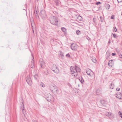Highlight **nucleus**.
I'll return each mask as SVG.
<instances>
[{
  "mask_svg": "<svg viewBox=\"0 0 122 122\" xmlns=\"http://www.w3.org/2000/svg\"><path fill=\"white\" fill-rule=\"evenodd\" d=\"M70 70L72 76L76 77L77 76L78 73L80 72L81 69L79 67L75 66V67L71 66L70 68Z\"/></svg>",
  "mask_w": 122,
  "mask_h": 122,
  "instance_id": "nucleus-1",
  "label": "nucleus"
},
{
  "mask_svg": "<svg viewBox=\"0 0 122 122\" xmlns=\"http://www.w3.org/2000/svg\"><path fill=\"white\" fill-rule=\"evenodd\" d=\"M49 19L50 23L53 25H56L58 23V20L56 17L51 16L49 18Z\"/></svg>",
  "mask_w": 122,
  "mask_h": 122,
  "instance_id": "nucleus-2",
  "label": "nucleus"
},
{
  "mask_svg": "<svg viewBox=\"0 0 122 122\" xmlns=\"http://www.w3.org/2000/svg\"><path fill=\"white\" fill-rule=\"evenodd\" d=\"M40 15L43 20H45L47 18V15L46 11L44 10H42L41 11Z\"/></svg>",
  "mask_w": 122,
  "mask_h": 122,
  "instance_id": "nucleus-3",
  "label": "nucleus"
},
{
  "mask_svg": "<svg viewBox=\"0 0 122 122\" xmlns=\"http://www.w3.org/2000/svg\"><path fill=\"white\" fill-rule=\"evenodd\" d=\"M52 70L55 73H57L59 71V70L55 65H53L52 68Z\"/></svg>",
  "mask_w": 122,
  "mask_h": 122,
  "instance_id": "nucleus-4",
  "label": "nucleus"
},
{
  "mask_svg": "<svg viewBox=\"0 0 122 122\" xmlns=\"http://www.w3.org/2000/svg\"><path fill=\"white\" fill-rule=\"evenodd\" d=\"M56 86L54 84H52L50 85L49 86L50 89L53 92H55V89H56Z\"/></svg>",
  "mask_w": 122,
  "mask_h": 122,
  "instance_id": "nucleus-5",
  "label": "nucleus"
},
{
  "mask_svg": "<svg viewBox=\"0 0 122 122\" xmlns=\"http://www.w3.org/2000/svg\"><path fill=\"white\" fill-rule=\"evenodd\" d=\"M71 49L72 50L76 51L78 47V46L75 44L72 43L71 45Z\"/></svg>",
  "mask_w": 122,
  "mask_h": 122,
  "instance_id": "nucleus-6",
  "label": "nucleus"
},
{
  "mask_svg": "<svg viewBox=\"0 0 122 122\" xmlns=\"http://www.w3.org/2000/svg\"><path fill=\"white\" fill-rule=\"evenodd\" d=\"M32 56V60L31 61V65L30 66V67L31 68H33L34 67V58L33 55L31 54Z\"/></svg>",
  "mask_w": 122,
  "mask_h": 122,
  "instance_id": "nucleus-7",
  "label": "nucleus"
},
{
  "mask_svg": "<svg viewBox=\"0 0 122 122\" xmlns=\"http://www.w3.org/2000/svg\"><path fill=\"white\" fill-rule=\"evenodd\" d=\"M26 81L28 84L30 85L32 82L31 79L29 76H28L26 78Z\"/></svg>",
  "mask_w": 122,
  "mask_h": 122,
  "instance_id": "nucleus-8",
  "label": "nucleus"
},
{
  "mask_svg": "<svg viewBox=\"0 0 122 122\" xmlns=\"http://www.w3.org/2000/svg\"><path fill=\"white\" fill-rule=\"evenodd\" d=\"M86 72L88 75L90 76H91L93 73L91 70L88 68L86 69Z\"/></svg>",
  "mask_w": 122,
  "mask_h": 122,
  "instance_id": "nucleus-9",
  "label": "nucleus"
},
{
  "mask_svg": "<svg viewBox=\"0 0 122 122\" xmlns=\"http://www.w3.org/2000/svg\"><path fill=\"white\" fill-rule=\"evenodd\" d=\"M106 115L108 116L109 118H112L114 117L113 114L110 112H108L106 114Z\"/></svg>",
  "mask_w": 122,
  "mask_h": 122,
  "instance_id": "nucleus-10",
  "label": "nucleus"
},
{
  "mask_svg": "<svg viewBox=\"0 0 122 122\" xmlns=\"http://www.w3.org/2000/svg\"><path fill=\"white\" fill-rule=\"evenodd\" d=\"M40 63L41 65V68H43L45 65V63L43 60L42 59L40 60Z\"/></svg>",
  "mask_w": 122,
  "mask_h": 122,
  "instance_id": "nucleus-11",
  "label": "nucleus"
},
{
  "mask_svg": "<svg viewBox=\"0 0 122 122\" xmlns=\"http://www.w3.org/2000/svg\"><path fill=\"white\" fill-rule=\"evenodd\" d=\"M114 64L113 61L112 60H110L108 63V66L110 67H111Z\"/></svg>",
  "mask_w": 122,
  "mask_h": 122,
  "instance_id": "nucleus-12",
  "label": "nucleus"
},
{
  "mask_svg": "<svg viewBox=\"0 0 122 122\" xmlns=\"http://www.w3.org/2000/svg\"><path fill=\"white\" fill-rule=\"evenodd\" d=\"M116 96L119 99H121L122 97V94L120 92L117 93L116 95Z\"/></svg>",
  "mask_w": 122,
  "mask_h": 122,
  "instance_id": "nucleus-13",
  "label": "nucleus"
},
{
  "mask_svg": "<svg viewBox=\"0 0 122 122\" xmlns=\"http://www.w3.org/2000/svg\"><path fill=\"white\" fill-rule=\"evenodd\" d=\"M60 54L59 55V56L60 57H61L62 59H63L64 57V54L63 53H62L61 51H60L59 52V54H60Z\"/></svg>",
  "mask_w": 122,
  "mask_h": 122,
  "instance_id": "nucleus-14",
  "label": "nucleus"
},
{
  "mask_svg": "<svg viewBox=\"0 0 122 122\" xmlns=\"http://www.w3.org/2000/svg\"><path fill=\"white\" fill-rule=\"evenodd\" d=\"M55 3L56 5L58 6L61 3L58 0H55Z\"/></svg>",
  "mask_w": 122,
  "mask_h": 122,
  "instance_id": "nucleus-15",
  "label": "nucleus"
},
{
  "mask_svg": "<svg viewBox=\"0 0 122 122\" xmlns=\"http://www.w3.org/2000/svg\"><path fill=\"white\" fill-rule=\"evenodd\" d=\"M96 93L97 95H99L101 94V91L100 89H98L97 90L96 92Z\"/></svg>",
  "mask_w": 122,
  "mask_h": 122,
  "instance_id": "nucleus-16",
  "label": "nucleus"
},
{
  "mask_svg": "<svg viewBox=\"0 0 122 122\" xmlns=\"http://www.w3.org/2000/svg\"><path fill=\"white\" fill-rule=\"evenodd\" d=\"M100 102L103 105H104L106 102V101L104 100H100Z\"/></svg>",
  "mask_w": 122,
  "mask_h": 122,
  "instance_id": "nucleus-17",
  "label": "nucleus"
},
{
  "mask_svg": "<svg viewBox=\"0 0 122 122\" xmlns=\"http://www.w3.org/2000/svg\"><path fill=\"white\" fill-rule=\"evenodd\" d=\"M79 80L82 83H83L84 82V80L82 77L80 78L79 79Z\"/></svg>",
  "mask_w": 122,
  "mask_h": 122,
  "instance_id": "nucleus-18",
  "label": "nucleus"
},
{
  "mask_svg": "<svg viewBox=\"0 0 122 122\" xmlns=\"http://www.w3.org/2000/svg\"><path fill=\"white\" fill-rule=\"evenodd\" d=\"M114 88V85L112 83L110 85V88L111 89H113Z\"/></svg>",
  "mask_w": 122,
  "mask_h": 122,
  "instance_id": "nucleus-19",
  "label": "nucleus"
},
{
  "mask_svg": "<svg viewBox=\"0 0 122 122\" xmlns=\"http://www.w3.org/2000/svg\"><path fill=\"white\" fill-rule=\"evenodd\" d=\"M40 85L43 87H44L45 86V85L42 82H41L40 83Z\"/></svg>",
  "mask_w": 122,
  "mask_h": 122,
  "instance_id": "nucleus-20",
  "label": "nucleus"
},
{
  "mask_svg": "<svg viewBox=\"0 0 122 122\" xmlns=\"http://www.w3.org/2000/svg\"><path fill=\"white\" fill-rule=\"evenodd\" d=\"M63 32H65L66 31V29L64 27H62L61 28Z\"/></svg>",
  "mask_w": 122,
  "mask_h": 122,
  "instance_id": "nucleus-21",
  "label": "nucleus"
},
{
  "mask_svg": "<svg viewBox=\"0 0 122 122\" xmlns=\"http://www.w3.org/2000/svg\"><path fill=\"white\" fill-rule=\"evenodd\" d=\"M112 34L113 35V37H114L115 38H117V35L116 34L112 33Z\"/></svg>",
  "mask_w": 122,
  "mask_h": 122,
  "instance_id": "nucleus-22",
  "label": "nucleus"
},
{
  "mask_svg": "<svg viewBox=\"0 0 122 122\" xmlns=\"http://www.w3.org/2000/svg\"><path fill=\"white\" fill-rule=\"evenodd\" d=\"M100 20L101 22H102L103 21L104 19L102 16H100Z\"/></svg>",
  "mask_w": 122,
  "mask_h": 122,
  "instance_id": "nucleus-23",
  "label": "nucleus"
},
{
  "mask_svg": "<svg viewBox=\"0 0 122 122\" xmlns=\"http://www.w3.org/2000/svg\"><path fill=\"white\" fill-rule=\"evenodd\" d=\"M117 29L115 27H114L113 28V31L114 32H116L117 31Z\"/></svg>",
  "mask_w": 122,
  "mask_h": 122,
  "instance_id": "nucleus-24",
  "label": "nucleus"
},
{
  "mask_svg": "<svg viewBox=\"0 0 122 122\" xmlns=\"http://www.w3.org/2000/svg\"><path fill=\"white\" fill-rule=\"evenodd\" d=\"M34 78L36 79H37L38 78V75L37 74H36L34 76Z\"/></svg>",
  "mask_w": 122,
  "mask_h": 122,
  "instance_id": "nucleus-25",
  "label": "nucleus"
},
{
  "mask_svg": "<svg viewBox=\"0 0 122 122\" xmlns=\"http://www.w3.org/2000/svg\"><path fill=\"white\" fill-rule=\"evenodd\" d=\"M34 12L35 14H38V11L37 10H36H36H34Z\"/></svg>",
  "mask_w": 122,
  "mask_h": 122,
  "instance_id": "nucleus-26",
  "label": "nucleus"
},
{
  "mask_svg": "<svg viewBox=\"0 0 122 122\" xmlns=\"http://www.w3.org/2000/svg\"><path fill=\"white\" fill-rule=\"evenodd\" d=\"M76 34L78 35L80 34V32L79 30H77L76 31Z\"/></svg>",
  "mask_w": 122,
  "mask_h": 122,
  "instance_id": "nucleus-27",
  "label": "nucleus"
},
{
  "mask_svg": "<svg viewBox=\"0 0 122 122\" xmlns=\"http://www.w3.org/2000/svg\"><path fill=\"white\" fill-rule=\"evenodd\" d=\"M92 61L94 62L95 63L96 61V60L95 59H91Z\"/></svg>",
  "mask_w": 122,
  "mask_h": 122,
  "instance_id": "nucleus-28",
  "label": "nucleus"
},
{
  "mask_svg": "<svg viewBox=\"0 0 122 122\" xmlns=\"http://www.w3.org/2000/svg\"><path fill=\"white\" fill-rule=\"evenodd\" d=\"M106 7L107 8V9H109V8L110 5L108 4H107L106 5Z\"/></svg>",
  "mask_w": 122,
  "mask_h": 122,
  "instance_id": "nucleus-29",
  "label": "nucleus"
},
{
  "mask_svg": "<svg viewBox=\"0 0 122 122\" xmlns=\"http://www.w3.org/2000/svg\"><path fill=\"white\" fill-rule=\"evenodd\" d=\"M35 15L36 16V17L37 18H39V16L38 15V14H35Z\"/></svg>",
  "mask_w": 122,
  "mask_h": 122,
  "instance_id": "nucleus-30",
  "label": "nucleus"
},
{
  "mask_svg": "<svg viewBox=\"0 0 122 122\" xmlns=\"http://www.w3.org/2000/svg\"><path fill=\"white\" fill-rule=\"evenodd\" d=\"M45 73L46 75H47L48 74V71L47 70H46L44 72Z\"/></svg>",
  "mask_w": 122,
  "mask_h": 122,
  "instance_id": "nucleus-31",
  "label": "nucleus"
},
{
  "mask_svg": "<svg viewBox=\"0 0 122 122\" xmlns=\"http://www.w3.org/2000/svg\"><path fill=\"white\" fill-rule=\"evenodd\" d=\"M58 89H57V87H56V89H55V92H58Z\"/></svg>",
  "mask_w": 122,
  "mask_h": 122,
  "instance_id": "nucleus-32",
  "label": "nucleus"
},
{
  "mask_svg": "<svg viewBox=\"0 0 122 122\" xmlns=\"http://www.w3.org/2000/svg\"><path fill=\"white\" fill-rule=\"evenodd\" d=\"M118 113L119 115L120 116L122 115V113L121 112L119 111Z\"/></svg>",
  "mask_w": 122,
  "mask_h": 122,
  "instance_id": "nucleus-33",
  "label": "nucleus"
},
{
  "mask_svg": "<svg viewBox=\"0 0 122 122\" xmlns=\"http://www.w3.org/2000/svg\"><path fill=\"white\" fill-rule=\"evenodd\" d=\"M66 56L68 57H70V55L68 54H66Z\"/></svg>",
  "mask_w": 122,
  "mask_h": 122,
  "instance_id": "nucleus-34",
  "label": "nucleus"
},
{
  "mask_svg": "<svg viewBox=\"0 0 122 122\" xmlns=\"http://www.w3.org/2000/svg\"><path fill=\"white\" fill-rule=\"evenodd\" d=\"M117 1L118 3H120L122 2V0H117Z\"/></svg>",
  "mask_w": 122,
  "mask_h": 122,
  "instance_id": "nucleus-35",
  "label": "nucleus"
},
{
  "mask_svg": "<svg viewBox=\"0 0 122 122\" xmlns=\"http://www.w3.org/2000/svg\"><path fill=\"white\" fill-rule=\"evenodd\" d=\"M120 90V89L119 88H116V90L117 91H119Z\"/></svg>",
  "mask_w": 122,
  "mask_h": 122,
  "instance_id": "nucleus-36",
  "label": "nucleus"
},
{
  "mask_svg": "<svg viewBox=\"0 0 122 122\" xmlns=\"http://www.w3.org/2000/svg\"><path fill=\"white\" fill-rule=\"evenodd\" d=\"M96 19L95 18H94L93 19V21L95 22V23L96 22Z\"/></svg>",
  "mask_w": 122,
  "mask_h": 122,
  "instance_id": "nucleus-37",
  "label": "nucleus"
},
{
  "mask_svg": "<svg viewBox=\"0 0 122 122\" xmlns=\"http://www.w3.org/2000/svg\"><path fill=\"white\" fill-rule=\"evenodd\" d=\"M116 54L115 53H112V56H114Z\"/></svg>",
  "mask_w": 122,
  "mask_h": 122,
  "instance_id": "nucleus-38",
  "label": "nucleus"
},
{
  "mask_svg": "<svg viewBox=\"0 0 122 122\" xmlns=\"http://www.w3.org/2000/svg\"><path fill=\"white\" fill-rule=\"evenodd\" d=\"M101 2H97L96 3V4L97 5H98L99 4H101Z\"/></svg>",
  "mask_w": 122,
  "mask_h": 122,
  "instance_id": "nucleus-39",
  "label": "nucleus"
},
{
  "mask_svg": "<svg viewBox=\"0 0 122 122\" xmlns=\"http://www.w3.org/2000/svg\"><path fill=\"white\" fill-rule=\"evenodd\" d=\"M114 18V17L112 16L111 17V19H113Z\"/></svg>",
  "mask_w": 122,
  "mask_h": 122,
  "instance_id": "nucleus-40",
  "label": "nucleus"
},
{
  "mask_svg": "<svg viewBox=\"0 0 122 122\" xmlns=\"http://www.w3.org/2000/svg\"><path fill=\"white\" fill-rule=\"evenodd\" d=\"M119 57L120 58L122 59V55L121 54L119 55Z\"/></svg>",
  "mask_w": 122,
  "mask_h": 122,
  "instance_id": "nucleus-41",
  "label": "nucleus"
},
{
  "mask_svg": "<svg viewBox=\"0 0 122 122\" xmlns=\"http://www.w3.org/2000/svg\"><path fill=\"white\" fill-rule=\"evenodd\" d=\"M33 122H38L36 120H33Z\"/></svg>",
  "mask_w": 122,
  "mask_h": 122,
  "instance_id": "nucleus-42",
  "label": "nucleus"
},
{
  "mask_svg": "<svg viewBox=\"0 0 122 122\" xmlns=\"http://www.w3.org/2000/svg\"><path fill=\"white\" fill-rule=\"evenodd\" d=\"M24 109H22V112L24 114Z\"/></svg>",
  "mask_w": 122,
  "mask_h": 122,
  "instance_id": "nucleus-43",
  "label": "nucleus"
},
{
  "mask_svg": "<svg viewBox=\"0 0 122 122\" xmlns=\"http://www.w3.org/2000/svg\"><path fill=\"white\" fill-rule=\"evenodd\" d=\"M87 39L88 40H90V38L89 37H88V38H87Z\"/></svg>",
  "mask_w": 122,
  "mask_h": 122,
  "instance_id": "nucleus-44",
  "label": "nucleus"
},
{
  "mask_svg": "<svg viewBox=\"0 0 122 122\" xmlns=\"http://www.w3.org/2000/svg\"><path fill=\"white\" fill-rule=\"evenodd\" d=\"M121 117V118H122V115H121V116H120Z\"/></svg>",
  "mask_w": 122,
  "mask_h": 122,
  "instance_id": "nucleus-45",
  "label": "nucleus"
},
{
  "mask_svg": "<svg viewBox=\"0 0 122 122\" xmlns=\"http://www.w3.org/2000/svg\"><path fill=\"white\" fill-rule=\"evenodd\" d=\"M110 43V41H108V43Z\"/></svg>",
  "mask_w": 122,
  "mask_h": 122,
  "instance_id": "nucleus-46",
  "label": "nucleus"
},
{
  "mask_svg": "<svg viewBox=\"0 0 122 122\" xmlns=\"http://www.w3.org/2000/svg\"><path fill=\"white\" fill-rule=\"evenodd\" d=\"M121 15L122 16V13H121Z\"/></svg>",
  "mask_w": 122,
  "mask_h": 122,
  "instance_id": "nucleus-47",
  "label": "nucleus"
},
{
  "mask_svg": "<svg viewBox=\"0 0 122 122\" xmlns=\"http://www.w3.org/2000/svg\"><path fill=\"white\" fill-rule=\"evenodd\" d=\"M56 13H57V12H56Z\"/></svg>",
  "mask_w": 122,
  "mask_h": 122,
  "instance_id": "nucleus-48",
  "label": "nucleus"
},
{
  "mask_svg": "<svg viewBox=\"0 0 122 122\" xmlns=\"http://www.w3.org/2000/svg\"><path fill=\"white\" fill-rule=\"evenodd\" d=\"M49 1H50L51 0H48Z\"/></svg>",
  "mask_w": 122,
  "mask_h": 122,
  "instance_id": "nucleus-49",
  "label": "nucleus"
},
{
  "mask_svg": "<svg viewBox=\"0 0 122 122\" xmlns=\"http://www.w3.org/2000/svg\"><path fill=\"white\" fill-rule=\"evenodd\" d=\"M33 32H34V31L33 30Z\"/></svg>",
  "mask_w": 122,
  "mask_h": 122,
  "instance_id": "nucleus-50",
  "label": "nucleus"
}]
</instances>
